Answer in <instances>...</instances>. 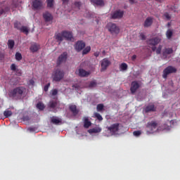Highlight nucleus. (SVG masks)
<instances>
[{
  "label": "nucleus",
  "mask_w": 180,
  "mask_h": 180,
  "mask_svg": "<svg viewBox=\"0 0 180 180\" xmlns=\"http://www.w3.org/2000/svg\"><path fill=\"white\" fill-rule=\"evenodd\" d=\"M20 4H22V0H13V5L14 8H17V6H19Z\"/></svg>",
  "instance_id": "c756f323"
},
{
  "label": "nucleus",
  "mask_w": 180,
  "mask_h": 180,
  "mask_svg": "<svg viewBox=\"0 0 180 180\" xmlns=\"http://www.w3.org/2000/svg\"><path fill=\"white\" fill-rule=\"evenodd\" d=\"M162 50V45H159L158 49L156 48L155 51H156V54H161Z\"/></svg>",
  "instance_id": "79ce46f5"
},
{
  "label": "nucleus",
  "mask_w": 180,
  "mask_h": 180,
  "mask_svg": "<svg viewBox=\"0 0 180 180\" xmlns=\"http://www.w3.org/2000/svg\"><path fill=\"white\" fill-rule=\"evenodd\" d=\"M134 136L136 137H139V136H141V131H134L133 132Z\"/></svg>",
  "instance_id": "a18cd8bd"
},
{
  "label": "nucleus",
  "mask_w": 180,
  "mask_h": 180,
  "mask_svg": "<svg viewBox=\"0 0 180 180\" xmlns=\"http://www.w3.org/2000/svg\"><path fill=\"white\" fill-rule=\"evenodd\" d=\"M92 124L91 121H89V119L88 117H85L84 118V129H89L90 126Z\"/></svg>",
  "instance_id": "4be33fe9"
},
{
  "label": "nucleus",
  "mask_w": 180,
  "mask_h": 180,
  "mask_svg": "<svg viewBox=\"0 0 180 180\" xmlns=\"http://www.w3.org/2000/svg\"><path fill=\"white\" fill-rule=\"evenodd\" d=\"M32 8L36 11L42 9L43 8V1L41 0H33L32 1Z\"/></svg>",
  "instance_id": "f8f14e48"
},
{
  "label": "nucleus",
  "mask_w": 180,
  "mask_h": 180,
  "mask_svg": "<svg viewBox=\"0 0 180 180\" xmlns=\"http://www.w3.org/2000/svg\"><path fill=\"white\" fill-rule=\"evenodd\" d=\"M103 53H105V51H103Z\"/></svg>",
  "instance_id": "052dcab7"
},
{
  "label": "nucleus",
  "mask_w": 180,
  "mask_h": 180,
  "mask_svg": "<svg viewBox=\"0 0 180 180\" xmlns=\"http://www.w3.org/2000/svg\"><path fill=\"white\" fill-rule=\"evenodd\" d=\"M97 83L95 81H91L89 83L88 87L89 88H95L96 86Z\"/></svg>",
  "instance_id": "4c0bfd02"
},
{
  "label": "nucleus",
  "mask_w": 180,
  "mask_h": 180,
  "mask_svg": "<svg viewBox=\"0 0 180 180\" xmlns=\"http://www.w3.org/2000/svg\"><path fill=\"white\" fill-rule=\"evenodd\" d=\"M43 18H44L45 22H50V21L53 20V15H51V13H50L49 12L44 13Z\"/></svg>",
  "instance_id": "412c9836"
},
{
  "label": "nucleus",
  "mask_w": 180,
  "mask_h": 180,
  "mask_svg": "<svg viewBox=\"0 0 180 180\" xmlns=\"http://www.w3.org/2000/svg\"><path fill=\"white\" fill-rule=\"evenodd\" d=\"M94 116L99 120V122H102V120H103V117H102V115H101V114L98 112H95Z\"/></svg>",
  "instance_id": "c9c22d12"
},
{
  "label": "nucleus",
  "mask_w": 180,
  "mask_h": 180,
  "mask_svg": "<svg viewBox=\"0 0 180 180\" xmlns=\"http://www.w3.org/2000/svg\"><path fill=\"white\" fill-rule=\"evenodd\" d=\"M25 91L26 88L23 86L16 87L10 91L9 96L10 98H16V96H22Z\"/></svg>",
  "instance_id": "7ed1b4c3"
},
{
  "label": "nucleus",
  "mask_w": 180,
  "mask_h": 180,
  "mask_svg": "<svg viewBox=\"0 0 180 180\" xmlns=\"http://www.w3.org/2000/svg\"><path fill=\"white\" fill-rule=\"evenodd\" d=\"M28 130L30 131H34V127H30V128H28Z\"/></svg>",
  "instance_id": "5fc2aeb1"
},
{
  "label": "nucleus",
  "mask_w": 180,
  "mask_h": 180,
  "mask_svg": "<svg viewBox=\"0 0 180 180\" xmlns=\"http://www.w3.org/2000/svg\"><path fill=\"white\" fill-rule=\"evenodd\" d=\"M104 105L103 104L97 105L96 109L98 112H102L103 110Z\"/></svg>",
  "instance_id": "a19ab883"
},
{
  "label": "nucleus",
  "mask_w": 180,
  "mask_h": 180,
  "mask_svg": "<svg viewBox=\"0 0 180 180\" xmlns=\"http://www.w3.org/2000/svg\"><path fill=\"white\" fill-rule=\"evenodd\" d=\"M157 108L154 104H149L145 108L146 113H150V112H155Z\"/></svg>",
  "instance_id": "dca6fc26"
},
{
  "label": "nucleus",
  "mask_w": 180,
  "mask_h": 180,
  "mask_svg": "<svg viewBox=\"0 0 180 180\" xmlns=\"http://www.w3.org/2000/svg\"><path fill=\"white\" fill-rule=\"evenodd\" d=\"M48 8H53L54 6V0H46Z\"/></svg>",
  "instance_id": "2f4dec72"
},
{
  "label": "nucleus",
  "mask_w": 180,
  "mask_h": 180,
  "mask_svg": "<svg viewBox=\"0 0 180 180\" xmlns=\"http://www.w3.org/2000/svg\"><path fill=\"white\" fill-rule=\"evenodd\" d=\"M94 6H105V1L103 0H90Z\"/></svg>",
  "instance_id": "f3484780"
},
{
  "label": "nucleus",
  "mask_w": 180,
  "mask_h": 180,
  "mask_svg": "<svg viewBox=\"0 0 180 180\" xmlns=\"http://www.w3.org/2000/svg\"><path fill=\"white\" fill-rule=\"evenodd\" d=\"M89 51H91V46H86V48H84L82 51V55L85 56V54H88V53H89Z\"/></svg>",
  "instance_id": "7c9ffc66"
},
{
  "label": "nucleus",
  "mask_w": 180,
  "mask_h": 180,
  "mask_svg": "<svg viewBox=\"0 0 180 180\" xmlns=\"http://www.w3.org/2000/svg\"><path fill=\"white\" fill-rule=\"evenodd\" d=\"M7 44H8V49H13V47H15V41H13V39H8Z\"/></svg>",
  "instance_id": "b1692460"
},
{
  "label": "nucleus",
  "mask_w": 180,
  "mask_h": 180,
  "mask_svg": "<svg viewBox=\"0 0 180 180\" xmlns=\"http://www.w3.org/2000/svg\"><path fill=\"white\" fill-rule=\"evenodd\" d=\"M69 109L75 116H77V115L79 113V111L77 109V105H75L70 104L69 105Z\"/></svg>",
  "instance_id": "a211bd4d"
},
{
  "label": "nucleus",
  "mask_w": 180,
  "mask_h": 180,
  "mask_svg": "<svg viewBox=\"0 0 180 180\" xmlns=\"http://www.w3.org/2000/svg\"><path fill=\"white\" fill-rule=\"evenodd\" d=\"M109 65H110V62L109 60L104 58L101 62V72H103V71H106Z\"/></svg>",
  "instance_id": "4468645a"
},
{
  "label": "nucleus",
  "mask_w": 180,
  "mask_h": 180,
  "mask_svg": "<svg viewBox=\"0 0 180 180\" xmlns=\"http://www.w3.org/2000/svg\"><path fill=\"white\" fill-rule=\"evenodd\" d=\"M49 107L51 109H55L57 107V101H51L49 103Z\"/></svg>",
  "instance_id": "393cba45"
},
{
  "label": "nucleus",
  "mask_w": 180,
  "mask_h": 180,
  "mask_svg": "<svg viewBox=\"0 0 180 180\" xmlns=\"http://www.w3.org/2000/svg\"><path fill=\"white\" fill-rule=\"evenodd\" d=\"M79 76L84 77H88L91 75V72H88L84 69H79L78 70Z\"/></svg>",
  "instance_id": "6ab92c4d"
},
{
  "label": "nucleus",
  "mask_w": 180,
  "mask_h": 180,
  "mask_svg": "<svg viewBox=\"0 0 180 180\" xmlns=\"http://www.w3.org/2000/svg\"><path fill=\"white\" fill-rule=\"evenodd\" d=\"M140 37L141 40H146V35H144V34L143 33L140 34Z\"/></svg>",
  "instance_id": "8fccbe9b"
},
{
  "label": "nucleus",
  "mask_w": 180,
  "mask_h": 180,
  "mask_svg": "<svg viewBox=\"0 0 180 180\" xmlns=\"http://www.w3.org/2000/svg\"><path fill=\"white\" fill-rule=\"evenodd\" d=\"M58 94V90L57 89H52L51 91V96H56Z\"/></svg>",
  "instance_id": "37998d69"
},
{
  "label": "nucleus",
  "mask_w": 180,
  "mask_h": 180,
  "mask_svg": "<svg viewBox=\"0 0 180 180\" xmlns=\"http://www.w3.org/2000/svg\"><path fill=\"white\" fill-rule=\"evenodd\" d=\"M155 1H157V2H162V1L164 0H155Z\"/></svg>",
  "instance_id": "bf43d9fd"
},
{
  "label": "nucleus",
  "mask_w": 180,
  "mask_h": 180,
  "mask_svg": "<svg viewBox=\"0 0 180 180\" xmlns=\"http://www.w3.org/2000/svg\"><path fill=\"white\" fill-rule=\"evenodd\" d=\"M64 75H65L64 70L56 69L52 73V79L55 81V82H60V81L64 78Z\"/></svg>",
  "instance_id": "f03ea898"
},
{
  "label": "nucleus",
  "mask_w": 180,
  "mask_h": 180,
  "mask_svg": "<svg viewBox=\"0 0 180 180\" xmlns=\"http://www.w3.org/2000/svg\"><path fill=\"white\" fill-rule=\"evenodd\" d=\"M153 22H154V18L148 17L143 22V27H150V26L153 25Z\"/></svg>",
  "instance_id": "2eb2a0df"
},
{
  "label": "nucleus",
  "mask_w": 180,
  "mask_h": 180,
  "mask_svg": "<svg viewBox=\"0 0 180 180\" xmlns=\"http://www.w3.org/2000/svg\"><path fill=\"white\" fill-rule=\"evenodd\" d=\"M164 16L167 19V20H169L171 19V15L168 13H165Z\"/></svg>",
  "instance_id": "de8ad7c7"
},
{
  "label": "nucleus",
  "mask_w": 180,
  "mask_h": 180,
  "mask_svg": "<svg viewBox=\"0 0 180 180\" xmlns=\"http://www.w3.org/2000/svg\"><path fill=\"white\" fill-rule=\"evenodd\" d=\"M102 131V128L96 127L91 129V133H101Z\"/></svg>",
  "instance_id": "cd10ccee"
},
{
  "label": "nucleus",
  "mask_w": 180,
  "mask_h": 180,
  "mask_svg": "<svg viewBox=\"0 0 180 180\" xmlns=\"http://www.w3.org/2000/svg\"><path fill=\"white\" fill-rule=\"evenodd\" d=\"M119 126H120V124L115 123L111 124L110 127H107L106 129L108 131L111 133V136H115V134L119 131Z\"/></svg>",
  "instance_id": "1a4fd4ad"
},
{
  "label": "nucleus",
  "mask_w": 180,
  "mask_h": 180,
  "mask_svg": "<svg viewBox=\"0 0 180 180\" xmlns=\"http://www.w3.org/2000/svg\"><path fill=\"white\" fill-rule=\"evenodd\" d=\"M139 88H140V84H139V82H137V81L132 82L131 84V88H130L131 93L132 94H136V92H137V89H139Z\"/></svg>",
  "instance_id": "ddd939ff"
},
{
  "label": "nucleus",
  "mask_w": 180,
  "mask_h": 180,
  "mask_svg": "<svg viewBox=\"0 0 180 180\" xmlns=\"http://www.w3.org/2000/svg\"><path fill=\"white\" fill-rule=\"evenodd\" d=\"M85 46L86 44L84 41H77L75 44V49L77 53H79V51H82L85 49Z\"/></svg>",
  "instance_id": "9b49d317"
},
{
  "label": "nucleus",
  "mask_w": 180,
  "mask_h": 180,
  "mask_svg": "<svg viewBox=\"0 0 180 180\" xmlns=\"http://www.w3.org/2000/svg\"><path fill=\"white\" fill-rule=\"evenodd\" d=\"M174 53V49L172 48H166L163 51V57H167V55L172 54Z\"/></svg>",
  "instance_id": "5701e85b"
},
{
  "label": "nucleus",
  "mask_w": 180,
  "mask_h": 180,
  "mask_svg": "<svg viewBox=\"0 0 180 180\" xmlns=\"http://www.w3.org/2000/svg\"><path fill=\"white\" fill-rule=\"evenodd\" d=\"M99 54H101V53L98 51L94 53L95 57H99Z\"/></svg>",
  "instance_id": "864d4df0"
},
{
  "label": "nucleus",
  "mask_w": 180,
  "mask_h": 180,
  "mask_svg": "<svg viewBox=\"0 0 180 180\" xmlns=\"http://www.w3.org/2000/svg\"><path fill=\"white\" fill-rule=\"evenodd\" d=\"M137 56L136 55L132 56V60H136Z\"/></svg>",
  "instance_id": "4d7b16f0"
},
{
  "label": "nucleus",
  "mask_w": 180,
  "mask_h": 180,
  "mask_svg": "<svg viewBox=\"0 0 180 180\" xmlns=\"http://www.w3.org/2000/svg\"><path fill=\"white\" fill-rule=\"evenodd\" d=\"M51 123H53V124H58L59 123H61V120L56 117H53L51 118Z\"/></svg>",
  "instance_id": "bb28decb"
},
{
  "label": "nucleus",
  "mask_w": 180,
  "mask_h": 180,
  "mask_svg": "<svg viewBox=\"0 0 180 180\" xmlns=\"http://www.w3.org/2000/svg\"><path fill=\"white\" fill-rule=\"evenodd\" d=\"M175 72H176V68L171 65L167 66L163 70L162 78H164L165 79H167L169 74H175Z\"/></svg>",
  "instance_id": "423d86ee"
},
{
  "label": "nucleus",
  "mask_w": 180,
  "mask_h": 180,
  "mask_svg": "<svg viewBox=\"0 0 180 180\" xmlns=\"http://www.w3.org/2000/svg\"><path fill=\"white\" fill-rule=\"evenodd\" d=\"M69 0H62L63 4H68Z\"/></svg>",
  "instance_id": "6e6d98bb"
},
{
  "label": "nucleus",
  "mask_w": 180,
  "mask_h": 180,
  "mask_svg": "<svg viewBox=\"0 0 180 180\" xmlns=\"http://www.w3.org/2000/svg\"><path fill=\"white\" fill-rule=\"evenodd\" d=\"M172 34H174V32H172V30L169 29L167 30V32H166V36L168 39H171V37H172Z\"/></svg>",
  "instance_id": "c85d7f7f"
},
{
  "label": "nucleus",
  "mask_w": 180,
  "mask_h": 180,
  "mask_svg": "<svg viewBox=\"0 0 180 180\" xmlns=\"http://www.w3.org/2000/svg\"><path fill=\"white\" fill-rule=\"evenodd\" d=\"M82 5V3H81V1L75 2V6L76 8H77L78 9H79L81 8Z\"/></svg>",
  "instance_id": "c03bdc74"
},
{
  "label": "nucleus",
  "mask_w": 180,
  "mask_h": 180,
  "mask_svg": "<svg viewBox=\"0 0 180 180\" xmlns=\"http://www.w3.org/2000/svg\"><path fill=\"white\" fill-rule=\"evenodd\" d=\"M5 58V53L0 51V60H4Z\"/></svg>",
  "instance_id": "09e8293b"
},
{
  "label": "nucleus",
  "mask_w": 180,
  "mask_h": 180,
  "mask_svg": "<svg viewBox=\"0 0 180 180\" xmlns=\"http://www.w3.org/2000/svg\"><path fill=\"white\" fill-rule=\"evenodd\" d=\"M22 53H19V52H17L15 53V60L17 61H20V60H22Z\"/></svg>",
  "instance_id": "f704fd0d"
},
{
  "label": "nucleus",
  "mask_w": 180,
  "mask_h": 180,
  "mask_svg": "<svg viewBox=\"0 0 180 180\" xmlns=\"http://www.w3.org/2000/svg\"><path fill=\"white\" fill-rule=\"evenodd\" d=\"M11 71H15V72H18V71H19V69L16 68V65L15 63L11 64Z\"/></svg>",
  "instance_id": "ea45409f"
},
{
  "label": "nucleus",
  "mask_w": 180,
  "mask_h": 180,
  "mask_svg": "<svg viewBox=\"0 0 180 180\" xmlns=\"http://www.w3.org/2000/svg\"><path fill=\"white\" fill-rule=\"evenodd\" d=\"M29 85H34V80L32 79L29 80Z\"/></svg>",
  "instance_id": "3c124183"
},
{
  "label": "nucleus",
  "mask_w": 180,
  "mask_h": 180,
  "mask_svg": "<svg viewBox=\"0 0 180 180\" xmlns=\"http://www.w3.org/2000/svg\"><path fill=\"white\" fill-rule=\"evenodd\" d=\"M50 85H51V84L48 83L46 85L44 86V91L45 92H47L49 91V88H50Z\"/></svg>",
  "instance_id": "49530a36"
},
{
  "label": "nucleus",
  "mask_w": 180,
  "mask_h": 180,
  "mask_svg": "<svg viewBox=\"0 0 180 180\" xmlns=\"http://www.w3.org/2000/svg\"><path fill=\"white\" fill-rule=\"evenodd\" d=\"M14 27L15 29H18V30H20L22 27V24L19 22H15L14 23Z\"/></svg>",
  "instance_id": "e433bc0d"
},
{
  "label": "nucleus",
  "mask_w": 180,
  "mask_h": 180,
  "mask_svg": "<svg viewBox=\"0 0 180 180\" xmlns=\"http://www.w3.org/2000/svg\"><path fill=\"white\" fill-rule=\"evenodd\" d=\"M129 2L131 4H134V0H129Z\"/></svg>",
  "instance_id": "13d9d810"
},
{
  "label": "nucleus",
  "mask_w": 180,
  "mask_h": 180,
  "mask_svg": "<svg viewBox=\"0 0 180 180\" xmlns=\"http://www.w3.org/2000/svg\"><path fill=\"white\" fill-rule=\"evenodd\" d=\"M36 107H37V109H39V110H44V108H46L44 106V104L41 102L37 103Z\"/></svg>",
  "instance_id": "a878e982"
},
{
  "label": "nucleus",
  "mask_w": 180,
  "mask_h": 180,
  "mask_svg": "<svg viewBox=\"0 0 180 180\" xmlns=\"http://www.w3.org/2000/svg\"><path fill=\"white\" fill-rule=\"evenodd\" d=\"M127 65L125 63H123L120 65V68L122 70V71H126V70H127Z\"/></svg>",
  "instance_id": "58836bf2"
},
{
  "label": "nucleus",
  "mask_w": 180,
  "mask_h": 180,
  "mask_svg": "<svg viewBox=\"0 0 180 180\" xmlns=\"http://www.w3.org/2000/svg\"><path fill=\"white\" fill-rule=\"evenodd\" d=\"M72 40V32L68 31H63L61 33H58L56 35V39L58 41H63V40Z\"/></svg>",
  "instance_id": "f257e3e1"
},
{
  "label": "nucleus",
  "mask_w": 180,
  "mask_h": 180,
  "mask_svg": "<svg viewBox=\"0 0 180 180\" xmlns=\"http://www.w3.org/2000/svg\"><path fill=\"white\" fill-rule=\"evenodd\" d=\"M124 15V11L122 10H117L110 14L112 19H122Z\"/></svg>",
  "instance_id": "9d476101"
},
{
  "label": "nucleus",
  "mask_w": 180,
  "mask_h": 180,
  "mask_svg": "<svg viewBox=\"0 0 180 180\" xmlns=\"http://www.w3.org/2000/svg\"><path fill=\"white\" fill-rule=\"evenodd\" d=\"M161 37H155L148 39L146 41V43L148 46H150V47H151L152 51H155V50H157V47L155 46H157L161 41Z\"/></svg>",
  "instance_id": "20e7f679"
},
{
  "label": "nucleus",
  "mask_w": 180,
  "mask_h": 180,
  "mask_svg": "<svg viewBox=\"0 0 180 180\" xmlns=\"http://www.w3.org/2000/svg\"><path fill=\"white\" fill-rule=\"evenodd\" d=\"M39 49H40V45L34 43L31 45L30 50V51H32V53H36L39 51Z\"/></svg>",
  "instance_id": "aec40b11"
},
{
  "label": "nucleus",
  "mask_w": 180,
  "mask_h": 180,
  "mask_svg": "<svg viewBox=\"0 0 180 180\" xmlns=\"http://www.w3.org/2000/svg\"><path fill=\"white\" fill-rule=\"evenodd\" d=\"M4 115L5 116V117H11V116L12 115V111L5 110L4 112Z\"/></svg>",
  "instance_id": "72a5a7b5"
},
{
  "label": "nucleus",
  "mask_w": 180,
  "mask_h": 180,
  "mask_svg": "<svg viewBox=\"0 0 180 180\" xmlns=\"http://www.w3.org/2000/svg\"><path fill=\"white\" fill-rule=\"evenodd\" d=\"M5 13V11L4 10V8H0V15H3Z\"/></svg>",
  "instance_id": "603ef678"
},
{
  "label": "nucleus",
  "mask_w": 180,
  "mask_h": 180,
  "mask_svg": "<svg viewBox=\"0 0 180 180\" xmlns=\"http://www.w3.org/2000/svg\"><path fill=\"white\" fill-rule=\"evenodd\" d=\"M68 58V53L67 52H63L62 54H60L57 60H56V65L58 67H60L61 64H64V63L67 62V59Z\"/></svg>",
  "instance_id": "6e6552de"
},
{
  "label": "nucleus",
  "mask_w": 180,
  "mask_h": 180,
  "mask_svg": "<svg viewBox=\"0 0 180 180\" xmlns=\"http://www.w3.org/2000/svg\"><path fill=\"white\" fill-rule=\"evenodd\" d=\"M20 32L22 33H25V34H28L29 30L27 28V27L22 26L21 28H20Z\"/></svg>",
  "instance_id": "473e14b6"
},
{
  "label": "nucleus",
  "mask_w": 180,
  "mask_h": 180,
  "mask_svg": "<svg viewBox=\"0 0 180 180\" xmlns=\"http://www.w3.org/2000/svg\"><path fill=\"white\" fill-rule=\"evenodd\" d=\"M158 122L157 121H150L146 124V134H153L157 130Z\"/></svg>",
  "instance_id": "39448f33"
},
{
  "label": "nucleus",
  "mask_w": 180,
  "mask_h": 180,
  "mask_svg": "<svg viewBox=\"0 0 180 180\" xmlns=\"http://www.w3.org/2000/svg\"><path fill=\"white\" fill-rule=\"evenodd\" d=\"M107 27L112 34H119V33L120 32V29L115 23H108Z\"/></svg>",
  "instance_id": "0eeeda50"
}]
</instances>
